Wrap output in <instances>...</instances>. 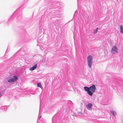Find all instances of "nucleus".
<instances>
[{
  "label": "nucleus",
  "instance_id": "f257e3e1",
  "mask_svg": "<svg viewBox=\"0 0 123 123\" xmlns=\"http://www.w3.org/2000/svg\"><path fill=\"white\" fill-rule=\"evenodd\" d=\"M84 89L85 91L87 92L88 95L92 96L93 93L95 92L96 91V87L94 85H93L89 87L85 86L84 87Z\"/></svg>",
  "mask_w": 123,
  "mask_h": 123
},
{
  "label": "nucleus",
  "instance_id": "f03ea898",
  "mask_svg": "<svg viewBox=\"0 0 123 123\" xmlns=\"http://www.w3.org/2000/svg\"><path fill=\"white\" fill-rule=\"evenodd\" d=\"M92 62V57L91 55H88L87 57V64L90 68L91 67Z\"/></svg>",
  "mask_w": 123,
  "mask_h": 123
},
{
  "label": "nucleus",
  "instance_id": "7ed1b4c3",
  "mask_svg": "<svg viewBox=\"0 0 123 123\" xmlns=\"http://www.w3.org/2000/svg\"><path fill=\"white\" fill-rule=\"evenodd\" d=\"M18 79L17 77L16 76H13L12 78L9 79L8 80V82H12L16 81Z\"/></svg>",
  "mask_w": 123,
  "mask_h": 123
},
{
  "label": "nucleus",
  "instance_id": "20e7f679",
  "mask_svg": "<svg viewBox=\"0 0 123 123\" xmlns=\"http://www.w3.org/2000/svg\"><path fill=\"white\" fill-rule=\"evenodd\" d=\"M111 52L113 54L115 53H118L117 48L116 47L114 46L113 47Z\"/></svg>",
  "mask_w": 123,
  "mask_h": 123
},
{
  "label": "nucleus",
  "instance_id": "39448f33",
  "mask_svg": "<svg viewBox=\"0 0 123 123\" xmlns=\"http://www.w3.org/2000/svg\"><path fill=\"white\" fill-rule=\"evenodd\" d=\"M92 106V105L91 103H89L86 105V107L87 109L89 110L92 109L91 107Z\"/></svg>",
  "mask_w": 123,
  "mask_h": 123
},
{
  "label": "nucleus",
  "instance_id": "423d86ee",
  "mask_svg": "<svg viewBox=\"0 0 123 123\" xmlns=\"http://www.w3.org/2000/svg\"><path fill=\"white\" fill-rule=\"evenodd\" d=\"M37 64H36L34 65L33 67H31L30 69V70L32 71L35 69L37 68Z\"/></svg>",
  "mask_w": 123,
  "mask_h": 123
},
{
  "label": "nucleus",
  "instance_id": "0eeeda50",
  "mask_svg": "<svg viewBox=\"0 0 123 123\" xmlns=\"http://www.w3.org/2000/svg\"><path fill=\"white\" fill-rule=\"evenodd\" d=\"M120 32L123 33V25H121L120 26Z\"/></svg>",
  "mask_w": 123,
  "mask_h": 123
},
{
  "label": "nucleus",
  "instance_id": "6e6552de",
  "mask_svg": "<svg viewBox=\"0 0 123 123\" xmlns=\"http://www.w3.org/2000/svg\"><path fill=\"white\" fill-rule=\"evenodd\" d=\"M111 111L114 116H115L116 114V112L114 111Z\"/></svg>",
  "mask_w": 123,
  "mask_h": 123
},
{
  "label": "nucleus",
  "instance_id": "1a4fd4ad",
  "mask_svg": "<svg viewBox=\"0 0 123 123\" xmlns=\"http://www.w3.org/2000/svg\"><path fill=\"white\" fill-rule=\"evenodd\" d=\"M37 86L38 87H40L41 88H42V85L40 83H37Z\"/></svg>",
  "mask_w": 123,
  "mask_h": 123
},
{
  "label": "nucleus",
  "instance_id": "9d476101",
  "mask_svg": "<svg viewBox=\"0 0 123 123\" xmlns=\"http://www.w3.org/2000/svg\"><path fill=\"white\" fill-rule=\"evenodd\" d=\"M98 28H97L94 31V34H96L97 32L98 31Z\"/></svg>",
  "mask_w": 123,
  "mask_h": 123
},
{
  "label": "nucleus",
  "instance_id": "9b49d317",
  "mask_svg": "<svg viewBox=\"0 0 123 123\" xmlns=\"http://www.w3.org/2000/svg\"><path fill=\"white\" fill-rule=\"evenodd\" d=\"M82 112H79L78 113V114H79V115L81 114H82Z\"/></svg>",
  "mask_w": 123,
  "mask_h": 123
},
{
  "label": "nucleus",
  "instance_id": "f8f14e48",
  "mask_svg": "<svg viewBox=\"0 0 123 123\" xmlns=\"http://www.w3.org/2000/svg\"><path fill=\"white\" fill-rule=\"evenodd\" d=\"M1 94L0 93V97L1 96Z\"/></svg>",
  "mask_w": 123,
  "mask_h": 123
}]
</instances>
